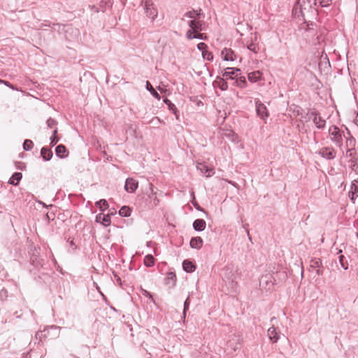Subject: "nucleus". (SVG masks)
<instances>
[{
	"label": "nucleus",
	"instance_id": "11",
	"mask_svg": "<svg viewBox=\"0 0 358 358\" xmlns=\"http://www.w3.org/2000/svg\"><path fill=\"white\" fill-rule=\"evenodd\" d=\"M222 58L224 61H235L237 58L236 54L231 48H224L221 52Z\"/></svg>",
	"mask_w": 358,
	"mask_h": 358
},
{
	"label": "nucleus",
	"instance_id": "47",
	"mask_svg": "<svg viewBox=\"0 0 358 358\" xmlns=\"http://www.w3.org/2000/svg\"><path fill=\"white\" fill-rule=\"evenodd\" d=\"M331 1V0H322L320 1V4L323 7H327L330 5Z\"/></svg>",
	"mask_w": 358,
	"mask_h": 358
},
{
	"label": "nucleus",
	"instance_id": "23",
	"mask_svg": "<svg viewBox=\"0 0 358 358\" xmlns=\"http://www.w3.org/2000/svg\"><path fill=\"white\" fill-rule=\"evenodd\" d=\"M22 175L20 172H16L9 179L8 182L11 185H16L19 181L22 179Z\"/></svg>",
	"mask_w": 358,
	"mask_h": 358
},
{
	"label": "nucleus",
	"instance_id": "36",
	"mask_svg": "<svg viewBox=\"0 0 358 358\" xmlns=\"http://www.w3.org/2000/svg\"><path fill=\"white\" fill-rule=\"evenodd\" d=\"M350 192L358 193V180L352 182Z\"/></svg>",
	"mask_w": 358,
	"mask_h": 358
},
{
	"label": "nucleus",
	"instance_id": "55",
	"mask_svg": "<svg viewBox=\"0 0 358 358\" xmlns=\"http://www.w3.org/2000/svg\"><path fill=\"white\" fill-rule=\"evenodd\" d=\"M145 294H146L147 296H149V297H150V299H152V295H151L148 292H147V291H145Z\"/></svg>",
	"mask_w": 358,
	"mask_h": 358
},
{
	"label": "nucleus",
	"instance_id": "46",
	"mask_svg": "<svg viewBox=\"0 0 358 358\" xmlns=\"http://www.w3.org/2000/svg\"><path fill=\"white\" fill-rule=\"evenodd\" d=\"M207 45L205 43L201 42L197 45V48L202 52L206 50Z\"/></svg>",
	"mask_w": 358,
	"mask_h": 358
},
{
	"label": "nucleus",
	"instance_id": "7",
	"mask_svg": "<svg viewBox=\"0 0 358 358\" xmlns=\"http://www.w3.org/2000/svg\"><path fill=\"white\" fill-rule=\"evenodd\" d=\"M203 17L201 16L196 19L187 20V24L189 25L190 29L194 32H199L205 29V22L203 20Z\"/></svg>",
	"mask_w": 358,
	"mask_h": 358
},
{
	"label": "nucleus",
	"instance_id": "32",
	"mask_svg": "<svg viewBox=\"0 0 358 358\" xmlns=\"http://www.w3.org/2000/svg\"><path fill=\"white\" fill-rule=\"evenodd\" d=\"M322 266V261L320 259L315 258L310 262V267L313 268H319Z\"/></svg>",
	"mask_w": 358,
	"mask_h": 358
},
{
	"label": "nucleus",
	"instance_id": "6",
	"mask_svg": "<svg viewBox=\"0 0 358 358\" xmlns=\"http://www.w3.org/2000/svg\"><path fill=\"white\" fill-rule=\"evenodd\" d=\"M242 338L240 335L233 334L227 342V350L232 353L239 350L241 348Z\"/></svg>",
	"mask_w": 358,
	"mask_h": 358
},
{
	"label": "nucleus",
	"instance_id": "2",
	"mask_svg": "<svg viewBox=\"0 0 358 358\" xmlns=\"http://www.w3.org/2000/svg\"><path fill=\"white\" fill-rule=\"evenodd\" d=\"M313 0H298L293 8V14L296 17L303 16L306 11H308L313 6Z\"/></svg>",
	"mask_w": 358,
	"mask_h": 358
},
{
	"label": "nucleus",
	"instance_id": "53",
	"mask_svg": "<svg viewBox=\"0 0 358 358\" xmlns=\"http://www.w3.org/2000/svg\"><path fill=\"white\" fill-rule=\"evenodd\" d=\"M159 199L155 196V199H154V203L155 206L158 205L159 203Z\"/></svg>",
	"mask_w": 358,
	"mask_h": 358
},
{
	"label": "nucleus",
	"instance_id": "40",
	"mask_svg": "<svg viewBox=\"0 0 358 358\" xmlns=\"http://www.w3.org/2000/svg\"><path fill=\"white\" fill-rule=\"evenodd\" d=\"M186 37L189 39V40H191V39H193L195 37V32L194 31L192 30V29H189L187 32H186Z\"/></svg>",
	"mask_w": 358,
	"mask_h": 358
},
{
	"label": "nucleus",
	"instance_id": "51",
	"mask_svg": "<svg viewBox=\"0 0 358 358\" xmlns=\"http://www.w3.org/2000/svg\"><path fill=\"white\" fill-rule=\"evenodd\" d=\"M315 273L317 275H322L323 274V272L322 270H320V268H316L315 269Z\"/></svg>",
	"mask_w": 358,
	"mask_h": 358
},
{
	"label": "nucleus",
	"instance_id": "41",
	"mask_svg": "<svg viewBox=\"0 0 358 358\" xmlns=\"http://www.w3.org/2000/svg\"><path fill=\"white\" fill-rule=\"evenodd\" d=\"M191 196L192 197V203L193 204V206L197 209V210H202L201 208L200 207V206L194 201L195 200V196H194V192H192L191 193Z\"/></svg>",
	"mask_w": 358,
	"mask_h": 358
},
{
	"label": "nucleus",
	"instance_id": "17",
	"mask_svg": "<svg viewBox=\"0 0 358 358\" xmlns=\"http://www.w3.org/2000/svg\"><path fill=\"white\" fill-rule=\"evenodd\" d=\"M241 70L239 69L234 68H227L224 69V72L223 73V76L227 79H234V77L233 76H238V73H240Z\"/></svg>",
	"mask_w": 358,
	"mask_h": 358
},
{
	"label": "nucleus",
	"instance_id": "1",
	"mask_svg": "<svg viewBox=\"0 0 358 358\" xmlns=\"http://www.w3.org/2000/svg\"><path fill=\"white\" fill-rule=\"evenodd\" d=\"M59 330L60 328L59 327L52 325L48 328H45L43 331H37L35 337L39 341V342H42L43 340L47 338H57L59 336Z\"/></svg>",
	"mask_w": 358,
	"mask_h": 358
},
{
	"label": "nucleus",
	"instance_id": "45",
	"mask_svg": "<svg viewBox=\"0 0 358 358\" xmlns=\"http://www.w3.org/2000/svg\"><path fill=\"white\" fill-rule=\"evenodd\" d=\"M355 150L353 148H348L346 151L347 157H350L351 158H354V155L355 154Z\"/></svg>",
	"mask_w": 358,
	"mask_h": 358
},
{
	"label": "nucleus",
	"instance_id": "16",
	"mask_svg": "<svg viewBox=\"0 0 358 358\" xmlns=\"http://www.w3.org/2000/svg\"><path fill=\"white\" fill-rule=\"evenodd\" d=\"M96 221L101 223L105 227H107L110 224V217L109 215L99 213L96 217Z\"/></svg>",
	"mask_w": 358,
	"mask_h": 358
},
{
	"label": "nucleus",
	"instance_id": "44",
	"mask_svg": "<svg viewBox=\"0 0 358 358\" xmlns=\"http://www.w3.org/2000/svg\"><path fill=\"white\" fill-rule=\"evenodd\" d=\"M189 306V297H187L184 303L183 315L185 317L186 311L188 310Z\"/></svg>",
	"mask_w": 358,
	"mask_h": 358
},
{
	"label": "nucleus",
	"instance_id": "13",
	"mask_svg": "<svg viewBox=\"0 0 358 358\" xmlns=\"http://www.w3.org/2000/svg\"><path fill=\"white\" fill-rule=\"evenodd\" d=\"M202 15H203V14L201 13V10H192L185 13L182 18V20L187 22V20H192V19H195V18L196 19L197 17H199Z\"/></svg>",
	"mask_w": 358,
	"mask_h": 358
},
{
	"label": "nucleus",
	"instance_id": "26",
	"mask_svg": "<svg viewBox=\"0 0 358 358\" xmlns=\"http://www.w3.org/2000/svg\"><path fill=\"white\" fill-rule=\"evenodd\" d=\"M164 102L167 105L169 109L173 112V113L176 115V118H178V115L177 114L178 110L176 107V106L167 98H165L164 99Z\"/></svg>",
	"mask_w": 358,
	"mask_h": 358
},
{
	"label": "nucleus",
	"instance_id": "31",
	"mask_svg": "<svg viewBox=\"0 0 358 358\" xmlns=\"http://www.w3.org/2000/svg\"><path fill=\"white\" fill-rule=\"evenodd\" d=\"M119 214L122 217H128L131 214V210L128 206H123L119 210Z\"/></svg>",
	"mask_w": 358,
	"mask_h": 358
},
{
	"label": "nucleus",
	"instance_id": "30",
	"mask_svg": "<svg viewBox=\"0 0 358 358\" xmlns=\"http://www.w3.org/2000/svg\"><path fill=\"white\" fill-rule=\"evenodd\" d=\"M146 88L148 91L151 92L153 96H155L158 100L160 99L159 94L155 90V89L152 87L151 84L148 81H147L146 83Z\"/></svg>",
	"mask_w": 358,
	"mask_h": 358
},
{
	"label": "nucleus",
	"instance_id": "8",
	"mask_svg": "<svg viewBox=\"0 0 358 358\" xmlns=\"http://www.w3.org/2000/svg\"><path fill=\"white\" fill-rule=\"evenodd\" d=\"M310 118L313 119V122L317 129H323L325 127L326 121L316 111H311L309 113Z\"/></svg>",
	"mask_w": 358,
	"mask_h": 358
},
{
	"label": "nucleus",
	"instance_id": "9",
	"mask_svg": "<svg viewBox=\"0 0 358 358\" xmlns=\"http://www.w3.org/2000/svg\"><path fill=\"white\" fill-rule=\"evenodd\" d=\"M256 112L257 115L262 120H266L268 117V112L266 106L260 101H255Z\"/></svg>",
	"mask_w": 358,
	"mask_h": 358
},
{
	"label": "nucleus",
	"instance_id": "56",
	"mask_svg": "<svg viewBox=\"0 0 358 358\" xmlns=\"http://www.w3.org/2000/svg\"><path fill=\"white\" fill-rule=\"evenodd\" d=\"M156 120L159 122V119L158 117H155Z\"/></svg>",
	"mask_w": 358,
	"mask_h": 358
},
{
	"label": "nucleus",
	"instance_id": "15",
	"mask_svg": "<svg viewBox=\"0 0 358 358\" xmlns=\"http://www.w3.org/2000/svg\"><path fill=\"white\" fill-rule=\"evenodd\" d=\"M267 336L273 343H277L280 339V333L277 331L275 327L273 326L268 328L267 331Z\"/></svg>",
	"mask_w": 358,
	"mask_h": 358
},
{
	"label": "nucleus",
	"instance_id": "14",
	"mask_svg": "<svg viewBox=\"0 0 358 358\" xmlns=\"http://www.w3.org/2000/svg\"><path fill=\"white\" fill-rule=\"evenodd\" d=\"M138 187V182L133 178H127L125 182L124 189L128 192H134Z\"/></svg>",
	"mask_w": 358,
	"mask_h": 358
},
{
	"label": "nucleus",
	"instance_id": "4",
	"mask_svg": "<svg viewBox=\"0 0 358 358\" xmlns=\"http://www.w3.org/2000/svg\"><path fill=\"white\" fill-rule=\"evenodd\" d=\"M141 6L143 7L146 16L154 21L158 15V11L152 0H142Z\"/></svg>",
	"mask_w": 358,
	"mask_h": 358
},
{
	"label": "nucleus",
	"instance_id": "37",
	"mask_svg": "<svg viewBox=\"0 0 358 358\" xmlns=\"http://www.w3.org/2000/svg\"><path fill=\"white\" fill-rule=\"evenodd\" d=\"M202 56L205 59L208 61H212L213 59V55L212 52H208V50L203 51Z\"/></svg>",
	"mask_w": 358,
	"mask_h": 358
},
{
	"label": "nucleus",
	"instance_id": "25",
	"mask_svg": "<svg viewBox=\"0 0 358 358\" xmlns=\"http://www.w3.org/2000/svg\"><path fill=\"white\" fill-rule=\"evenodd\" d=\"M182 267L187 272H193L195 269L194 265L189 260H185L183 262Z\"/></svg>",
	"mask_w": 358,
	"mask_h": 358
},
{
	"label": "nucleus",
	"instance_id": "39",
	"mask_svg": "<svg viewBox=\"0 0 358 358\" xmlns=\"http://www.w3.org/2000/svg\"><path fill=\"white\" fill-rule=\"evenodd\" d=\"M355 139L352 136H350V137L346 138L347 147H349V146L353 147L355 145Z\"/></svg>",
	"mask_w": 358,
	"mask_h": 358
},
{
	"label": "nucleus",
	"instance_id": "5",
	"mask_svg": "<svg viewBox=\"0 0 358 358\" xmlns=\"http://www.w3.org/2000/svg\"><path fill=\"white\" fill-rule=\"evenodd\" d=\"M275 285V279L270 273H266L261 277L259 280V286L262 290L266 292L271 291L273 289Z\"/></svg>",
	"mask_w": 358,
	"mask_h": 358
},
{
	"label": "nucleus",
	"instance_id": "54",
	"mask_svg": "<svg viewBox=\"0 0 358 358\" xmlns=\"http://www.w3.org/2000/svg\"><path fill=\"white\" fill-rule=\"evenodd\" d=\"M335 250H336V255H339L342 252V250L341 249H338V248H335Z\"/></svg>",
	"mask_w": 358,
	"mask_h": 358
},
{
	"label": "nucleus",
	"instance_id": "49",
	"mask_svg": "<svg viewBox=\"0 0 358 358\" xmlns=\"http://www.w3.org/2000/svg\"><path fill=\"white\" fill-rule=\"evenodd\" d=\"M0 83H4L6 86L10 87L11 89H15L14 87L12 85H10L8 81L0 80Z\"/></svg>",
	"mask_w": 358,
	"mask_h": 358
},
{
	"label": "nucleus",
	"instance_id": "34",
	"mask_svg": "<svg viewBox=\"0 0 358 358\" xmlns=\"http://www.w3.org/2000/svg\"><path fill=\"white\" fill-rule=\"evenodd\" d=\"M57 129H55L52 133V136L50 137V144L53 146L55 145L59 141L57 137Z\"/></svg>",
	"mask_w": 358,
	"mask_h": 358
},
{
	"label": "nucleus",
	"instance_id": "24",
	"mask_svg": "<svg viewBox=\"0 0 358 358\" xmlns=\"http://www.w3.org/2000/svg\"><path fill=\"white\" fill-rule=\"evenodd\" d=\"M55 152H56L57 156H58L59 157H64L67 155H66V153L67 152V150H66V147L62 144L57 146V148L55 149Z\"/></svg>",
	"mask_w": 358,
	"mask_h": 358
},
{
	"label": "nucleus",
	"instance_id": "43",
	"mask_svg": "<svg viewBox=\"0 0 358 358\" xmlns=\"http://www.w3.org/2000/svg\"><path fill=\"white\" fill-rule=\"evenodd\" d=\"M194 38H196V39H201V40H206L207 39V36L206 34H201L199 32H195V37Z\"/></svg>",
	"mask_w": 358,
	"mask_h": 358
},
{
	"label": "nucleus",
	"instance_id": "38",
	"mask_svg": "<svg viewBox=\"0 0 358 358\" xmlns=\"http://www.w3.org/2000/svg\"><path fill=\"white\" fill-rule=\"evenodd\" d=\"M338 259H339L340 264L342 266V268H343L345 270H347L348 268V263L346 262H344L345 257L343 255H341L338 257Z\"/></svg>",
	"mask_w": 358,
	"mask_h": 358
},
{
	"label": "nucleus",
	"instance_id": "52",
	"mask_svg": "<svg viewBox=\"0 0 358 358\" xmlns=\"http://www.w3.org/2000/svg\"><path fill=\"white\" fill-rule=\"evenodd\" d=\"M150 190H151L152 194L155 195L156 194V192H155V190H154V187H153L152 184L150 183Z\"/></svg>",
	"mask_w": 358,
	"mask_h": 358
},
{
	"label": "nucleus",
	"instance_id": "18",
	"mask_svg": "<svg viewBox=\"0 0 358 358\" xmlns=\"http://www.w3.org/2000/svg\"><path fill=\"white\" fill-rule=\"evenodd\" d=\"M176 282V275L174 272H169L165 278V284L170 287H173Z\"/></svg>",
	"mask_w": 358,
	"mask_h": 358
},
{
	"label": "nucleus",
	"instance_id": "35",
	"mask_svg": "<svg viewBox=\"0 0 358 358\" xmlns=\"http://www.w3.org/2000/svg\"><path fill=\"white\" fill-rule=\"evenodd\" d=\"M247 47L249 50L252 51L255 53L258 52V51L259 50L258 45L254 43L253 42L249 43Z\"/></svg>",
	"mask_w": 358,
	"mask_h": 358
},
{
	"label": "nucleus",
	"instance_id": "20",
	"mask_svg": "<svg viewBox=\"0 0 358 358\" xmlns=\"http://www.w3.org/2000/svg\"><path fill=\"white\" fill-rule=\"evenodd\" d=\"M189 244L192 248L200 249L203 245V240L199 236L194 237L192 238Z\"/></svg>",
	"mask_w": 358,
	"mask_h": 358
},
{
	"label": "nucleus",
	"instance_id": "19",
	"mask_svg": "<svg viewBox=\"0 0 358 358\" xmlns=\"http://www.w3.org/2000/svg\"><path fill=\"white\" fill-rule=\"evenodd\" d=\"M206 226V221L202 219H197L193 222V227L194 230L202 231L205 229Z\"/></svg>",
	"mask_w": 358,
	"mask_h": 358
},
{
	"label": "nucleus",
	"instance_id": "33",
	"mask_svg": "<svg viewBox=\"0 0 358 358\" xmlns=\"http://www.w3.org/2000/svg\"><path fill=\"white\" fill-rule=\"evenodd\" d=\"M34 143L32 141L27 139L23 143V148L24 150H30L33 148Z\"/></svg>",
	"mask_w": 358,
	"mask_h": 358
},
{
	"label": "nucleus",
	"instance_id": "3",
	"mask_svg": "<svg viewBox=\"0 0 358 358\" xmlns=\"http://www.w3.org/2000/svg\"><path fill=\"white\" fill-rule=\"evenodd\" d=\"M329 135L330 140L340 148L343 146V137H345L343 131L341 130L336 126H331L329 129Z\"/></svg>",
	"mask_w": 358,
	"mask_h": 358
},
{
	"label": "nucleus",
	"instance_id": "22",
	"mask_svg": "<svg viewBox=\"0 0 358 358\" xmlns=\"http://www.w3.org/2000/svg\"><path fill=\"white\" fill-rule=\"evenodd\" d=\"M41 155L44 160L48 161L52 157V152L50 149L44 147L41 150Z\"/></svg>",
	"mask_w": 358,
	"mask_h": 358
},
{
	"label": "nucleus",
	"instance_id": "42",
	"mask_svg": "<svg viewBox=\"0 0 358 358\" xmlns=\"http://www.w3.org/2000/svg\"><path fill=\"white\" fill-rule=\"evenodd\" d=\"M46 123L49 128H52L57 124V122L52 118L48 119Z\"/></svg>",
	"mask_w": 358,
	"mask_h": 358
},
{
	"label": "nucleus",
	"instance_id": "50",
	"mask_svg": "<svg viewBox=\"0 0 358 358\" xmlns=\"http://www.w3.org/2000/svg\"><path fill=\"white\" fill-rule=\"evenodd\" d=\"M229 135L231 136V140L233 141H236L238 137H237V136L234 132L230 133Z\"/></svg>",
	"mask_w": 358,
	"mask_h": 358
},
{
	"label": "nucleus",
	"instance_id": "12",
	"mask_svg": "<svg viewBox=\"0 0 358 358\" xmlns=\"http://www.w3.org/2000/svg\"><path fill=\"white\" fill-rule=\"evenodd\" d=\"M196 169L207 178L214 174L213 169L207 166L204 163H198Z\"/></svg>",
	"mask_w": 358,
	"mask_h": 358
},
{
	"label": "nucleus",
	"instance_id": "21",
	"mask_svg": "<svg viewBox=\"0 0 358 358\" xmlns=\"http://www.w3.org/2000/svg\"><path fill=\"white\" fill-rule=\"evenodd\" d=\"M248 80L251 83H256L262 79V73L259 71L248 73Z\"/></svg>",
	"mask_w": 358,
	"mask_h": 358
},
{
	"label": "nucleus",
	"instance_id": "57",
	"mask_svg": "<svg viewBox=\"0 0 358 358\" xmlns=\"http://www.w3.org/2000/svg\"><path fill=\"white\" fill-rule=\"evenodd\" d=\"M357 238H358V233L357 234Z\"/></svg>",
	"mask_w": 358,
	"mask_h": 358
},
{
	"label": "nucleus",
	"instance_id": "28",
	"mask_svg": "<svg viewBox=\"0 0 358 358\" xmlns=\"http://www.w3.org/2000/svg\"><path fill=\"white\" fill-rule=\"evenodd\" d=\"M95 205L102 211L108 208V204L106 199H101L96 201Z\"/></svg>",
	"mask_w": 358,
	"mask_h": 358
},
{
	"label": "nucleus",
	"instance_id": "10",
	"mask_svg": "<svg viewBox=\"0 0 358 358\" xmlns=\"http://www.w3.org/2000/svg\"><path fill=\"white\" fill-rule=\"evenodd\" d=\"M318 154L327 159H333L336 157V151L331 147L322 148L318 151Z\"/></svg>",
	"mask_w": 358,
	"mask_h": 358
},
{
	"label": "nucleus",
	"instance_id": "27",
	"mask_svg": "<svg viewBox=\"0 0 358 358\" xmlns=\"http://www.w3.org/2000/svg\"><path fill=\"white\" fill-rule=\"evenodd\" d=\"M144 264L147 267H151L155 264V259L152 255H148L144 258Z\"/></svg>",
	"mask_w": 358,
	"mask_h": 358
},
{
	"label": "nucleus",
	"instance_id": "29",
	"mask_svg": "<svg viewBox=\"0 0 358 358\" xmlns=\"http://www.w3.org/2000/svg\"><path fill=\"white\" fill-rule=\"evenodd\" d=\"M236 85L241 88H244L247 85V82L244 76H240L236 79Z\"/></svg>",
	"mask_w": 358,
	"mask_h": 358
},
{
	"label": "nucleus",
	"instance_id": "58",
	"mask_svg": "<svg viewBox=\"0 0 358 358\" xmlns=\"http://www.w3.org/2000/svg\"><path fill=\"white\" fill-rule=\"evenodd\" d=\"M357 180H358V178H357Z\"/></svg>",
	"mask_w": 358,
	"mask_h": 358
},
{
	"label": "nucleus",
	"instance_id": "48",
	"mask_svg": "<svg viewBox=\"0 0 358 358\" xmlns=\"http://www.w3.org/2000/svg\"><path fill=\"white\" fill-rule=\"evenodd\" d=\"M220 87L222 90H226L227 89V83L222 80Z\"/></svg>",
	"mask_w": 358,
	"mask_h": 358
}]
</instances>
